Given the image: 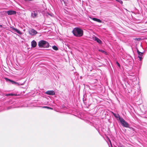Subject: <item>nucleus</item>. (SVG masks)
Masks as SVG:
<instances>
[{"instance_id": "bb28decb", "label": "nucleus", "mask_w": 147, "mask_h": 147, "mask_svg": "<svg viewBox=\"0 0 147 147\" xmlns=\"http://www.w3.org/2000/svg\"><path fill=\"white\" fill-rule=\"evenodd\" d=\"M16 82H15V83H14V84H15V83H16Z\"/></svg>"}, {"instance_id": "0eeeda50", "label": "nucleus", "mask_w": 147, "mask_h": 147, "mask_svg": "<svg viewBox=\"0 0 147 147\" xmlns=\"http://www.w3.org/2000/svg\"><path fill=\"white\" fill-rule=\"evenodd\" d=\"M16 11L13 10H9L7 11V13L8 15H15L16 14Z\"/></svg>"}, {"instance_id": "f03ea898", "label": "nucleus", "mask_w": 147, "mask_h": 147, "mask_svg": "<svg viewBox=\"0 0 147 147\" xmlns=\"http://www.w3.org/2000/svg\"><path fill=\"white\" fill-rule=\"evenodd\" d=\"M38 45L40 47L48 48L49 46V43L44 40H41L38 42Z\"/></svg>"}, {"instance_id": "4468645a", "label": "nucleus", "mask_w": 147, "mask_h": 147, "mask_svg": "<svg viewBox=\"0 0 147 147\" xmlns=\"http://www.w3.org/2000/svg\"><path fill=\"white\" fill-rule=\"evenodd\" d=\"M5 79L6 81H9L11 82L12 83V84H14V83H15V81H14L13 80H11L10 79H8L7 78H5Z\"/></svg>"}, {"instance_id": "6ab92c4d", "label": "nucleus", "mask_w": 147, "mask_h": 147, "mask_svg": "<svg viewBox=\"0 0 147 147\" xmlns=\"http://www.w3.org/2000/svg\"><path fill=\"white\" fill-rule=\"evenodd\" d=\"M117 64L119 67H120V64L117 62Z\"/></svg>"}, {"instance_id": "2eb2a0df", "label": "nucleus", "mask_w": 147, "mask_h": 147, "mask_svg": "<svg viewBox=\"0 0 147 147\" xmlns=\"http://www.w3.org/2000/svg\"><path fill=\"white\" fill-rule=\"evenodd\" d=\"M16 95H17L16 94H13V93L6 94L5 95V96H16Z\"/></svg>"}, {"instance_id": "423d86ee", "label": "nucleus", "mask_w": 147, "mask_h": 147, "mask_svg": "<svg viewBox=\"0 0 147 147\" xmlns=\"http://www.w3.org/2000/svg\"><path fill=\"white\" fill-rule=\"evenodd\" d=\"M92 38L94 40L96 41L98 43L100 44L102 43L101 41L98 38L96 37L95 36H93Z\"/></svg>"}, {"instance_id": "f3484780", "label": "nucleus", "mask_w": 147, "mask_h": 147, "mask_svg": "<svg viewBox=\"0 0 147 147\" xmlns=\"http://www.w3.org/2000/svg\"><path fill=\"white\" fill-rule=\"evenodd\" d=\"M52 48L54 50L56 51H57L58 50V48H57V47L55 46H53L52 47Z\"/></svg>"}, {"instance_id": "ddd939ff", "label": "nucleus", "mask_w": 147, "mask_h": 147, "mask_svg": "<svg viewBox=\"0 0 147 147\" xmlns=\"http://www.w3.org/2000/svg\"><path fill=\"white\" fill-rule=\"evenodd\" d=\"M113 114L116 117V118H119H119H121V117H120L119 115V114H115L113 113Z\"/></svg>"}, {"instance_id": "20e7f679", "label": "nucleus", "mask_w": 147, "mask_h": 147, "mask_svg": "<svg viewBox=\"0 0 147 147\" xmlns=\"http://www.w3.org/2000/svg\"><path fill=\"white\" fill-rule=\"evenodd\" d=\"M29 33L31 35H34L37 33V32L34 29H30L29 30Z\"/></svg>"}, {"instance_id": "f8f14e48", "label": "nucleus", "mask_w": 147, "mask_h": 147, "mask_svg": "<svg viewBox=\"0 0 147 147\" xmlns=\"http://www.w3.org/2000/svg\"><path fill=\"white\" fill-rule=\"evenodd\" d=\"M46 16L48 18H53V14L52 13H47L46 14Z\"/></svg>"}, {"instance_id": "7ed1b4c3", "label": "nucleus", "mask_w": 147, "mask_h": 147, "mask_svg": "<svg viewBox=\"0 0 147 147\" xmlns=\"http://www.w3.org/2000/svg\"><path fill=\"white\" fill-rule=\"evenodd\" d=\"M119 121L123 126L126 127H129V125L128 123L125 121L122 118H119Z\"/></svg>"}, {"instance_id": "4be33fe9", "label": "nucleus", "mask_w": 147, "mask_h": 147, "mask_svg": "<svg viewBox=\"0 0 147 147\" xmlns=\"http://www.w3.org/2000/svg\"><path fill=\"white\" fill-rule=\"evenodd\" d=\"M15 84H16L18 86L20 85V84L16 82Z\"/></svg>"}, {"instance_id": "aec40b11", "label": "nucleus", "mask_w": 147, "mask_h": 147, "mask_svg": "<svg viewBox=\"0 0 147 147\" xmlns=\"http://www.w3.org/2000/svg\"><path fill=\"white\" fill-rule=\"evenodd\" d=\"M46 108L47 109H53L51 108H50V107H47Z\"/></svg>"}, {"instance_id": "6e6552de", "label": "nucleus", "mask_w": 147, "mask_h": 147, "mask_svg": "<svg viewBox=\"0 0 147 147\" xmlns=\"http://www.w3.org/2000/svg\"><path fill=\"white\" fill-rule=\"evenodd\" d=\"M45 93L47 94L51 95H53L55 94V92L53 90L48 91Z\"/></svg>"}, {"instance_id": "9d476101", "label": "nucleus", "mask_w": 147, "mask_h": 147, "mask_svg": "<svg viewBox=\"0 0 147 147\" xmlns=\"http://www.w3.org/2000/svg\"><path fill=\"white\" fill-rule=\"evenodd\" d=\"M37 11H34L31 13V16L33 18L37 17Z\"/></svg>"}, {"instance_id": "a878e982", "label": "nucleus", "mask_w": 147, "mask_h": 147, "mask_svg": "<svg viewBox=\"0 0 147 147\" xmlns=\"http://www.w3.org/2000/svg\"><path fill=\"white\" fill-rule=\"evenodd\" d=\"M0 27H2V26L1 25H0Z\"/></svg>"}, {"instance_id": "412c9836", "label": "nucleus", "mask_w": 147, "mask_h": 147, "mask_svg": "<svg viewBox=\"0 0 147 147\" xmlns=\"http://www.w3.org/2000/svg\"><path fill=\"white\" fill-rule=\"evenodd\" d=\"M15 84H16L18 86L20 85V84L16 82Z\"/></svg>"}, {"instance_id": "a211bd4d", "label": "nucleus", "mask_w": 147, "mask_h": 147, "mask_svg": "<svg viewBox=\"0 0 147 147\" xmlns=\"http://www.w3.org/2000/svg\"><path fill=\"white\" fill-rule=\"evenodd\" d=\"M99 51L101 52L102 53H103L104 54H106V53L105 51L102 50V49H99Z\"/></svg>"}, {"instance_id": "1a4fd4ad", "label": "nucleus", "mask_w": 147, "mask_h": 147, "mask_svg": "<svg viewBox=\"0 0 147 147\" xmlns=\"http://www.w3.org/2000/svg\"><path fill=\"white\" fill-rule=\"evenodd\" d=\"M137 52L138 54V57L140 60L141 61L142 59V56L143 55V53L140 52L138 50L137 51Z\"/></svg>"}, {"instance_id": "393cba45", "label": "nucleus", "mask_w": 147, "mask_h": 147, "mask_svg": "<svg viewBox=\"0 0 147 147\" xmlns=\"http://www.w3.org/2000/svg\"><path fill=\"white\" fill-rule=\"evenodd\" d=\"M90 18H93V19H94V18H91L90 17H89Z\"/></svg>"}, {"instance_id": "f257e3e1", "label": "nucleus", "mask_w": 147, "mask_h": 147, "mask_svg": "<svg viewBox=\"0 0 147 147\" xmlns=\"http://www.w3.org/2000/svg\"><path fill=\"white\" fill-rule=\"evenodd\" d=\"M74 35L77 36H81L83 34V30L79 28H75L73 30Z\"/></svg>"}, {"instance_id": "39448f33", "label": "nucleus", "mask_w": 147, "mask_h": 147, "mask_svg": "<svg viewBox=\"0 0 147 147\" xmlns=\"http://www.w3.org/2000/svg\"><path fill=\"white\" fill-rule=\"evenodd\" d=\"M11 30L12 31H15L19 34H22V33L20 30L14 28L13 27H11Z\"/></svg>"}, {"instance_id": "5701e85b", "label": "nucleus", "mask_w": 147, "mask_h": 147, "mask_svg": "<svg viewBox=\"0 0 147 147\" xmlns=\"http://www.w3.org/2000/svg\"><path fill=\"white\" fill-rule=\"evenodd\" d=\"M108 139L109 140L110 142V144H111V146H112L110 140L109 139Z\"/></svg>"}, {"instance_id": "9b49d317", "label": "nucleus", "mask_w": 147, "mask_h": 147, "mask_svg": "<svg viewBox=\"0 0 147 147\" xmlns=\"http://www.w3.org/2000/svg\"><path fill=\"white\" fill-rule=\"evenodd\" d=\"M31 44L32 47L33 48L35 47L37 45L36 42L34 40H33L31 42Z\"/></svg>"}, {"instance_id": "dca6fc26", "label": "nucleus", "mask_w": 147, "mask_h": 147, "mask_svg": "<svg viewBox=\"0 0 147 147\" xmlns=\"http://www.w3.org/2000/svg\"><path fill=\"white\" fill-rule=\"evenodd\" d=\"M93 20L98 22H101V21L100 19H92Z\"/></svg>"}, {"instance_id": "b1692460", "label": "nucleus", "mask_w": 147, "mask_h": 147, "mask_svg": "<svg viewBox=\"0 0 147 147\" xmlns=\"http://www.w3.org/2000/svg\"><path fill=\"white\" fill-rule=\"evenodd\" d=\"M47 107H42V108H46Z\"/></svg>"}]
</instances>
